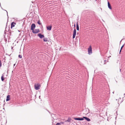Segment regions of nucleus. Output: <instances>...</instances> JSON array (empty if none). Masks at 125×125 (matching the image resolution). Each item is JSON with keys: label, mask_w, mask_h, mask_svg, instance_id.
Masks as SVG:
<instances>
[{"label": "nucleus", "mask_w": 125, "mask_h": 125, "mask_svg": "<svg viewBox=\"0 0 125 125\" xmlns=\"http://www.w3.org/2000/svg\"><path fill=\"white\" fill-rule=\"evenodd\" d=\"M88 54L89 55H91L92 53V50L91 46V45H90L89 46V47L88 49Z\"/></svg>", "instance_id": "nucleus-1"}, {"label": "nucleus", "mask_w": 125, "mask_h": 125, "mask_svg": "<svg viewBox=\"0 0 125 125\" xmlns=\"http://www.w3.org/2000/svg\"><path fill=\"white\" fill-rule=\"evenodd\" d=\"M40 84H35L34 85L35 89L36 90H38L40 89Z\"/></svg>", "instance_id": "nucleus-2"}, {"label": "nucleus", "mask_w": 125, "mask_h": 125, "mask_svg": "<svg viewBox=\"0 0 125 125\" xmlns=\"http://www.w3.org/2000/svg\"><path fill=\"white\" fill-rule=\"evenodd\" d=\"M40 31L39 29H36L32 31V32L35 34H36L40 32Z\"/></svg>", "instance_id": "nucleus-3"}, {"label": "nucleus", "mask_w": 125, "mask_h": 125, "mask_svg": "<svg viewBox=\"0 0 125 125\" xmlns=\"http://www.w3.org/2000/svg\"><path fill=\"white\" fill-rule=\"evenodd\" d=\"M76 29H74V30L73 34V39H74L75 38V36L76 35Z\"/></svg>", "instance_id": "nucleus-4"}, {"label": "nucleus", "mask_w": 125, "mask_h": 125, "mask_svg": "<svg viewBox=\"0 0 125 125\" xmlns=\"http://www.w3.org/2000/svg\"><path fill=\"white\" fill-rule=\"evenodd\" d=\"M35 27V25L34 24H32L31 26V30L32 31H33Z\"/></svg>", "instance_id": "nucleus-5"}, {"label": "nucleus", "mask_w": 125, "mask_h": 125, "mask_svg": "<svg viewBox=\"0 0 125 125\" xmlns=\"http://www.w3.org/2000/svg\"><path fill=\"white\" fill-rule=\"evenodd\" d=\"M38 36L40 38H42L44 37V36L41 33H39L38 34Z\"/></svg>", "instance_id": "nucleus-6"}, {"label": "nucleus", "mask_w": 125, "mask_h": 125, "mask_svg": "<svg viewBox=\"0 0 125 125\" xmlns=\"http://www.w3.org/2000/svg\"><path fill=\"white\" fill-rule=\"evenodd\" d=\"M74 119L76 120H84V118H74Z\"/></svg>", "instance_id": "nucleus-7"}, {"label": "nucleus", "mask_w": 125, "mask_h": 125, "mask_svg": "<svg viewBox=\"0 0 125 125\" xmlns=\"http://www.w3.org/2000/svg\"><path fill=\"white\" fill-rule=\"evenodd\" d=\"M16 24V23L14 22H12L11 24V28L12 29V27H14L15 26V25Z\"/></svg>", "instance_id": "nucleus-8"}, {"label": "nucleus", "mask_w": 125, "mask_h": 125, "mask_svg": "<svg viewBox=\"0 0 125 125\" xmlns=\"http://www.w3.org/2000/svg\"><path fill=\"white\" fill-rule=\"evenodd\" d=\"M83 118H84V119H85L87 121H90L91 120L89 118L85 117H83Z\"/></svg>", "instance_id": "nucleus-9"}, {"label": "nucleus", "mask_w": 125, "mask_h": 125, "mask_svg": "<svg viewBox=\"0 0 125 125\" xmlns=\"http://www.w3.org/2000/svg\"><path fill=\"white\" fill-rule=\"evenodd\" d=\"M47 29L48 30L50 31L51 30L52 26H47Z\"/></svg>", "instance_id": "nucleus-10"}, {"label": "nucleus", "mask_w": 125, "mask_h": 125, "mask_svg": "<svg viewBox=\"0 0 125 125\" xmlns=\"http://www.w3.org/2000/svg\"><path fill=\"white\" fill-rule=\"evenodd\" d=\"M108 7L110 9H112V7L111 6V5L109 2H108Z\"/></svg>", "instance_id": "nucleus-11"}, {"label": "nucleus", "mask_w": 125, "mask_h": 125, "mask_svg": "<svg viewBox=\"0 0 125 125\" xmlns=\"http://www.w3.org/2000/svg\"><path fill=\"white\" fill-rule=\"evenodd\" d=\"M10 100V95H8L7 97L6 101H8Z\"/></svg>", "instance_id": "nucleus-12"}, {"label": "nucleus", "mask_w": 125, "mask_h": 125, "mask_svg": "<svg viewBox=\"0 0 125 125\" xmlns=\"http://www.w3.org/2000/svg\"><path fill=\"white\" fill-rule=\"evenodd\" d=\"M76 29L77 30L79 31V25L77 23L76 24Z\"/></svg>", "instance_id": "nucleus-13"}, {"label": "nucleus", "mask_w": 125, "mask_h": 125, "mask_svg": "<svg viewBox=\"0 0 125 125\" xmlns=\"http://www.w3.org/2000/svg\"><path fill=\"white\" fill-rule=\"evenodd\" d=\"M71 118H69L68 119V120L66 121V122H71Z\"/></svg>", "instance_id": "nucleus-14"}, {"label": "nucleus", "mask_w": 125, "mask_h": 125, "mask_svg": "<svg viewBox=\"0 0 125 125\" xmlns=\"http://www.w3.org/2000/svg\"><path fill=\"white\" fill-rule=\"evenodd\" d=\"M43 40L44 42H47L48 41L47 39V38H44V39H43Z\"/></svg>", "instance_id": "nucleus-15"}, {"label": "nucleus", "mask_w": 125, "mask_h": 125, "mask_svg": "<svg viewBox=\"0 0 125 125\" xmlns=\"http://www.w3.org/2000/svg\"><path fill=\"white\" fill-rule=\"evenodd\" d=\"M1 79L2 81H3L4 80V78L3 76H2L1 77Z\"/></svg>", "instance_id": "nucleus-16"}, {"label": "nucleus", "mask_w": 125, "mask_h": 125, "mask_svg": "<svg viewBox=\"0 0 125 125\" xmlns=\"http://www.w3.org/2000/svg\"><path fill=\"white\" fill-rule=\"evenodd\" d=\"M37 23L39 25H41V23L40 22V21L39 20L37 22Z\"/></svg>", "instance_id": "nucleus-17"}, {"label": "nucleus", "mask_w": 125, "mask_h": 125, "mask_svg": "<svg viewBox=\"0 0 125 125\" xmlns=\"http://www.w3.org/2000/svg\"><path fill=\"white\" fill-rule=\"evenodd\" d=\"M19 57L20 58H22V56L21 55H19Z\"/></svg>", "instance_id": "nucleus-18"}, {"label": "nucleus", "mask_w": 125, "mask_h": 125, "mask_svg": "<svg viewBox=\"0 0 125 125\" xmlns=\"http://www.w3.org/2000/svg\"><path fill=\"white\" fill-rule=\"evenodd\" d=\"M2 65V63L1 61L0 60V67H1Z\"/></svg>", "instance_id": "nucleus-19"}, {"label": "nucleus", "mask_w": 125, "mask_h": 125, "mask_svg": "<svg viewBox=\"0 0 125 125\" xmlns=\"http://www.w3.org/2000/svg\"><path fill=\"white\" fill-rule=\"evenodd\" d=\"M61 124V123H58L56 124V125H59Z\"/></svg>", "instance_id": "nucleus-20"}, {"label": "nucleus", "mask_w": 125, "mask_h": 125, "mask_svg": "<svg viewBox=\"0 0 125 125\" xmlns=\"http://www.w3.org/2000/svg\"><path fill=\"white\" fill-rule=\"evenodd\" d=\"M124 45H122V47H121V49H122V48L123 47H124Z\"/></svg>", "instance_id": "nucleus-21"}, {"label": "nucleus", "mask_w": 125, "mask_h": 125, "mask_svg": "<svg viewBox=\"0 0 125 125\" xmlns=\"http://www.w3.org/2000/svg\"><path fill=\"white\" fill-rule=\"evenodd\" d=\"M60 123H61V124H64L63 122H61Z\"/></svg>", "instance_id": "nucleus-22"}, {"label": "nucleus", "mask_w": 125, "mask_h": 125, "mask_svg": "<svg viewBox=\"0 0 125 125\" xmlns=\"http://www.w3.org/2000/svg\"><path fill=\"white\" fill-rule=\"evenodd\" d=\"M121 50H122V49H120V52H119L120 53V52H121Z\"/></svg>", "instance_id": "nucleus-23"}, {"label": "nucleus", "mask_w": 125, "mask_h": 125, "mask_svg": "<svg viewBox=\"0 0 125 125\" xmlns=\"http://www.w3.org/2000/svg\"><path fill=\"white\" fill-rule=\"evenodd\" d=\"M15 65V64H14L13 65H14V66Z\"/></svg>", "instance_id": "nucleus-24"}, {"label": "nucleus", "mask_w": 125, "mask_h": 125, "mask_svg": "<svg viewBox=\"0 0 125 125\" xmlns=\"http://www.w3.org/2000/svg\"><path fill=\"white\" fill-rule=\"evenodd\" d=\"M74 27H75V24H74Z\"/></svg>", "instance_id": "nucleus-25"}, {"label": "nucleus", "mask_w": 125, "mask_h": 125, "mask_svg": "<svg viewBox=\"0 0 125 125\" xmlns=\"http://www.w3.org/2000/svg\"><path fill=\"white\" fill-rule=\"evenodd\" d=\"M7 12V16H8V13H7V11H6Z\"/></svg>", "instance_id": "nucleus-26"}, {"label": "nucleus", "mask_w": 125, "mask_h": 125, "mask_svg": "<svg viewBox=\"0 0 125 125\" xmlns=\"http://www.w3.org/2000/svg\"><path fill=\"white\" fill-rule=\"evenodd\" d=\"M121 71V69H120V71Z\"/></svg>", "instance_id": "nucleus-27"}, {"label": "nucleus", "mask_w": 125, "mask_h": 125, "mask_svg": "<svg viewBox=\"0 0 125 125\" xmlns=\"http://www.w3.org/2000/svg\"><path fill=\"white\" fill-rule=\"evenodd\" d=\"M49 112V113H50V112Z\"/></svg>", "instance_id": "nucleus-28"}, {"label": "nucleus", "mask_w": 125, "mask_h": 125, "mask_svg": "<svg viewBox=\"0 0 125 125\" xmlns=\"http://www.w3.org/2000/svg\"><path fill=\"white\" fill-rule=\"evenodd\" d=\"M124 95H125V94H124Z\"/></svg>", "instance_id": "nucleus-29"}]
</instances>
